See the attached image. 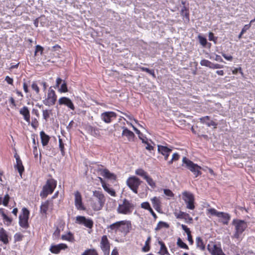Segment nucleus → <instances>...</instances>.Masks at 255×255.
<instances>
[{"mask_svg": "<svg viewBox=\"0 0 255 255\" xmlns=\"http://www.w3.org/2000/svg\"><path fill=\"white\" fill-rule=\"evenodd\" d=\"M134 207V205L131 201L124 199L123 203L119 205L117 212L119 214L129 215L132 213Z\"/></svg>", "mask_w": 255, "mask_h": 255, "instance_id": "obj_1", "label": "nucleus"}, {"mask_svg": "<svg viewBox=\"0 0 255 255\" xmlns=\"http://www.w3.org/2000/svg\"><path fill=\"white\" fill-rule=\"evenodd\" d=\"M232 224L235 227V233L234 237L235 238L239 239L247 228V224L244 221L238 219H234Z\"/></svg>", "mask_w": 255, "mask_h": 255, "instance_id": "obj_2", "label": "nucleus"}, {"mask_svg": "<svg viewBox=\"0 0 255 255\" xmlns=\"http://www.w3.org/2000/svg\"><path fill=\"white\" fill-rule=\"evenodd\" d=\"M93 195L96 197L98 201L94 202L92 204V207L95 211H99L101 210L104 205L105 198L104 194L100 191H93Z\"/></svg>", "mask_w": 255, "mask_h": 255, "instance_id": "obj_3", "label": "nucleus"}, {"mask_svg": "<svg viewBox=\"0 0 255 255\" xmlns=\"http://www.w3.org/2000/svg\"><path fill=\"white\" fill-rule=\"evenodd\" d=\"M57 182L53 179H49L47 180L46 184L43 186L42 191L40 193V196L46 197L48 195L52 193L56 187Z\"/></svg>", "mask_w": 255, "mask_h": 255, "instance_id": "obj_4", "label": "nucleus"}, {"mask_svg": "<svg viewBox=\"0 0 255 255\" xmlns=\"http://www.w3.org/2000/svg\"><path fill=\"white\" fill-rule=\"evenodd\" d=\"M182 161L183 163L186 164L187 168L195 175L196 177L202 174L200 171L201 167L197 164L193 163L186 157L183 158Z\"/></svg>", "mask_w": 255, "mask_h": 255, "instance_id": "obj_5", "label": "nucleus"}, {"mask_svg": "<svg viewBox=\"0 0 255 255\" xmlns=\"http://www.w3.org/2000/svg\"><path fill=\"white\" fill-rule=\"evenodd\" d=\"M57 100L55 92L50 87L48 91L46 98L43 100V103L47 106H52L55 105Z\"/></svg>", "mask_w": 255, "mask_h": 255, "instance_id": "obj_6", "label": "nucleus"}, {"mask_svg": "<svg viewBox=\"0 0 255 255\" xmlns=\"http://www.w3.org/2000/svg\"><path fill=\"white\" fill-rule=\"evenodd\" d=\"M141 181L135 176L129 177L127 180V184L129 188L134 193H137V189Z\"/></svg>", "mask_w": 255, "mask_h": 255, "instance_id": "obj_7", "label": "nucleus"}, {"mask_svg": "<svg viewBox=\"0 0 255 255\" xmlns=\"http://www.w3.org/2000/svg\"><path fill=\"white\" fill-rule=\"evenodd\" d=\"M22 211V214L19 216V224L22 228L27 229L29 227L28 220L29 212L26 208H23Z\"/></svg>", "mask_w": 255, "mask_h": 255, "instance_id": "obj_8", "label": "nucleus"}, {"mask_svg": "<svg viewBox=\"0 0 255 255\" xmlns=\"http://www.w3.org/2000/svg\"><path fill=\"white\" fill-rule=\"evenodd\" d=\"M183 200L186 204V207L188 209L193 210L195 208L194 205V197L193 195L187 191H185L182 193Z\"/></svg>", "mask_w": 255, "mask_h": 255, "instance_id": "obj_9", "label": "nucleus"}, {"mask_svg": "<svg viewBox=\"0 0 255 255\" xmlns=\"http://www.w3.org/2000/svg\"><path fill=\"white\" fill-rule=\"evenodd\" d=\"M76 223L82 225L89 229H92L94 225L92 219L82 216H78L76 217Z\"/></svg>", "mask_w": 255, "mask_h": 255, "instance_id": "obj_10", "label": "nucleus"}, {"mask_svg": "<svg viewBox=\"0 0 255 255\" xmlns=\"http://www.w3.org/2000/svg\"><path fill=\"white\" fill-rule=\"evenodd\" d=\"M207 250L212 255H226L220 247H218L213 242H210L207 246Z\"/></svg>", "mask_w": 255, "mask_h": 255, "instance_id": "obj_11", "label": "nucleus"}, {"mask_svg": "<svg viewBox=\"0 0 255 255\" xmlns=\"http://www.w3.org/2000/svg\"><path fill=\"white\" fill-rule=\"evenodd\" d=\"M100 247L104 253L105 255H109L110 249V243L107 237L105 235L102 237L100 243Z\"/></svg>", "mask_w": 255, "mask_h": 255, "instance_id": "obj_12", "label": "nucleus"}, {"mask_svg": "<svg viewBox=\"0 0 255 255\" xmlns=\"http://www.w3.org/2000/svg\"><path fill=\"white\" fill-rule=\"evenodd\" d=\"M74 196L76 208L79 210H85L86 208L83 204L81 193L78 191H77L74 193Z\"/></svg>", "mask_w": 255, "mask_h": 255, "instance_id": "obj_13", "label": "nucleus"}, {"mask_svg": "<svg viewBox=\"0 0 255 255\" xmlns=\"http://www.w3.org/2000/svg\"><path fill=\"white\" fill-rule=\"evenodd\" d=\"M102 120L106 123H110L113 119H116L117 114L114 112H106L101 114Z\"/></svg>", "mask_w": 255, "mask_h": 255, "instance_id": "obj_14", "label": "nucleus"}, {"mask_svg": "<svg viewBox=\"0 0 255 255\" xmlns=\"http://www.w3.org/2000/svg\"><path fill=\"white\" fill-rule=\"evenodd\" d=\"M58 104L59 105H64L72 110H75L74 105L72 101L67 97H62L58 100Z\"/></svg>", "mask_w": 255, "mask_h": 255, "instance_id": "obj_15", "label": "nucleus"}, {"mask_svg": "<svg viewBox=\"0 0 255 255\" xmlns=\"http://www.w3.org/2000/svg\"><path fill=\"white\" fill-rule=\"evenodd\" d=\"M68 246L65 244H59L58 245H51L49 249L51 253L54 254H59L62 250L67 249Z\"/></svg>", "mask_w": 255, "mask_h": 255, "instance_id": "obj_16", "label": "nucleus"}, {"mask_svg": "<svg viewBox=\"0 0 255 255\" xmlns=\"http://www.w3.org/2000/svg\"><path fill=\"white\" fill-rule=\"evenodd\" d=\"M61 84L60 87L58 89L60 93H66L68 92L67 84L65 81H63L60 78H57L56 81L55 88H59L60 84Z\"/></svg>", "mask_w": 255, "mask_h": 255, "instance_id": "obj_17", "label": "nucleus"}, {"mask_svg": "<svg viewBox=\"0 0 255 255\" xmlns=\"http://www.w3.org/2000/svg\"><path fill=\"white\" fill-rule=\"evenodd\" d=\"M157 150L158 152L164 156V159L165 160L168 159V156L172 151V149L171 148L161 145H158Z\"/></svg>", "mask_w": 255, "mask_h": 255, "instance_id": "obj_18", "label": "nucleus"}, {"mask_svg": "<svg viewBox=\"0 0 255 255\" xmlns=\"http://www.w3.org/2000/svg\"><path fill=\"white\" fill-rule=\"evenodd\" d=\"M129 223L130 224L128 221H118L110 225L108 227V229H110L111 231H114L115 232H117L122 226L125 225L127 224H128ZM109 232H110V231H109Z\"/></svg>", "mask_w": 255, "mask_h": 255, "instance_id": "obj_19", "label": "nucleus"}, {"mask_svg": "<svg viewBox=\"0 0 255 255\" xmlns=\"http://www.w3.org/2000/svg\"><path fill=\"white\" fill-rule=\"evenodd\" d=\"M122 128L123 129L122 133V136H126L128 141H132L134 137L133 132L128 129L126 127H122Z\"/></svg>", "mask_w": 255, "mask_h": 255, "instance_id": "obj_20", "label": "nucleus"}, {"mask_svg": "<svg viewBox=\"0 0 255 255\" xmlns=\"http://www.w3.org/2000/svg\"><path fill=\"white\" fill-rule=\"evenodd\" d=\"M0 241L5 245L9 243L7 233L3 228H0Z\"/></svg>", "mask_w": 255, "mask_h": 255, "instance_id": "obj_21", "label": "nucleus"}, {"mask_svg": "<svg viewBox=\"0 0 255 255\" xmlns=\"http://www.w3.org/2000/svg\"><path fill=\"white\" fill-rule=\"evenodd\" d=\"M20 115H22L24 119L28 123L30 122V113L27 107L24 106L19 111Z\"/></svg>", "mask_w": 255, "mask_h": 255, "instance_id": "obj_22", "label": "nucleus"}, {"mask_svg": "<svg viewBox=\"0 0 255 255\" xmlns=\"http://www.w3.org/2000/svg\"><path fill=\"white\" fill-rule=\"evenodd\" d=\"M100 179L104 189L112 196L115 197L116 196V194L115 190L113 189L110 188L109 186L107 185L106 183L104 181L102 178H100Z\"/></svg>", "mask_w": 255, "mask_h": 255, "instance_id": "obj_23", "label": "nucleus"}, {"mask_svg": "<svg viewBox=\"0 0 255 255\" xmlns=\"http://www.w3.org/2000/svg\"><path fill=\"white\" fill-rule=\"evenodd\" d=\"M14 157L16 159V164L15 165V167L17 168L19 174H21L24 169V167L22 165V161H21L19 155L15 154L14 155Z\"/></svg>", "mask_w": 255, "mask_h": 255, "instance_id": "obj_24", "label": "nucleus"}, {"mask_svg": "<svg viewBox=\"0 0 255 255\" xmlns=\"http://www.w3.org/2000/svg\"><path fill=\"white\" fill-rule=\"evenodd\" d=\"M40 136L42 145L44 146L47 145L50 139V137L47 135L43 131H40Z\"/></svg>", "mask_w": 255, "mask_h": 255, "instance_id": "obj_25", "label": "nucleus"}, {"mask_svg": "<svg viewBox=\"0 0 255 255\" xmlns=\"http://www.w3.org/2000/svg\"><path fill=\"white\" fill-rule=\"evenodd\" d=\"M101 174L103 177L107 178L108 179H116V176L114 174L111 173L109 171V170H108L107 169H104L101 170Z\"/></svg>", "mask_w": 255, "mask_h": 255, "instance_id": "obj_26", "label": "nucleus"}, {"mask_svg": "<svg viewBox=\"0 0 255 255\" xmlns=\"http://www.w3.org/2000/svg\"><path fill=\"white\" fill-rule=\"evenodd\" d=\"M181 2L183 5H185V1H182ZM180 14L182 16L185 17L187 21L189 20V14L187 8L185 5H183L182 9H181Z\"/></svg>", "mask_w": 255, "mask_h": 255, "instance_id": "obj_27", "label": "nucleus"}, {"mask_svg": "<svg viewBox=\"0 0 255 255\" xmlns=\"http://www.w3.org/2000/svg\"><path fill=\"white\" fill-rule=\"evenodd\" d=\"M196 245L197 248H199L202 251L205 250V246L204 244L203 240L199 237L196 238Z\"/></svg>", "mask_w": 255, "mask_h": 255, "instance_id": "obj_28", "label": "nucleus"}, {"mask_svg": "<svg viewBox=\"0 0 255 255\" xmlns=\"http://www.w3.org/2000/svg\"><path fill=\"white\" fill-rule=\"evenodd\" d=\"M151 201L152 204L153 208L156 210L158 211V209H160V202L159 198L156 197H154L153 198L151 199Z\"/></svg>", "mask_w": 255, "mask_h": 255, "instance_id": "obj_29", "label": "nucleus"}, {"mask_svg": "<svg viewBox=\"0 0 255 255\" xmlns=\"http://www.w3.org/2000/svg\"><path fill=\"white\" fill-rule=\"evenodd\" d=\"M221 215H220V216L218 218H222L223 220L222 221V223L225 224L227 225L228 224L229 221L230 219V215L227 214L224 212H221Z\"/></svg>", "mask_w": 255, "mask_h": 255, "instance_id": "obj_30", "label": "nucleus"}, {"mask_svg": "<svg viewBox=\"0 0 255 255\" xmlns=\"http://www.w3.org/2000/svg\"><path fill=\"white\" fill-rule=\"evenodd\" d=\"M61 239L63 240L67 241L70 242H73L74 241V236L73 234L70 232H69L67 234L62 235Z\"/></svg>", "mask_w": 255, "mask_h": 255, "instance_id": "obj_31", "label": "nucleus"}, {"mask_svg": "<svg viewBox=\"0 0 255 255\" xmlns=\"http://www.w3.org/2000/svg\"><path fill=\"white\" fill-rule=\"evenodd\" d=\"M135 173L142 177L144 179L148 175V173L141 168L136 169L135 171Z\"/></svg>", "mask_w": 255, "mask_h": 255, "instance_id": "obj_32", "label": "nucleus"}, {"mask_svg": "<svg viewBox=\"0 0 255 255\" xmlns=\"http://www.w3.org/2000/svg\"><path fill=\"white\" fill-rule=\"evenodd\" d=\"M49 203L48 201H46L43 203L40 206V212L44 214H46L47 211L49 207Z\"/></svg>", "mask_w": 255, "mask_h": 255, "instance_id": "obj_33", "label": "nucleus"}, {"mask_svg": "<svg viewBox=\"0 0 255 255\" xmlns=\"http://www.w3.org/2000/svg\"><path fill=\"white\" fill-rule=\"evenodd\" d=\"M150 241H151V237L150 236H149L147 238L146 241H145L144 246L142 249V251H143L144 252H147L149 251V250H150L149 244H150Z\"/></svg>", "mask_w": 255, "mask_h": 255, "instance_id": "obj_34", "label": "nucleus"}, {"mask_svg": "<svg viewBox=\"0 0 255 255\" xmlns=\"http://www.w3.org/2000/svg\"><path fill=\"white\" fill-rule=\"evenodd\" d=\"M148 184L152 188H154L156 187V183L154 182V181L148 175L146 177V178L144 179Z\"/></svg>", "mask_w": 255, "mask_h": 255, "instance_id": "obj_35", "label": "nucleus"}, {"mask_svg": "<svg viewBox=\"0 0 255 255\" xmlns=\"http://www.w3.org/2000/svg\"><path fill=\"white\" fill-rule=\"evenodd\" d=\"M177 245L180 248L186 250L189 249L188 246L184 243L180 238L177 239Z\"/></svg>", "mask_w": 255, "mask_h": 255, "instance_id": "obj_36", "label": "nucleus"}, {"mask_svg": "<svg viewBox=\"0 0 255 255\" xmlns=\"http://www.w3.org/2000/svg\"><path fill=\"white\" fill-rule=\"evenodd\" d=\"M81 255H98L95 249H88L86 250Z\"/></svg>", "mask_w": 255, "mask_h": 255, "instance_id": "obj_37", "label": "nucleus"}, {"mask_svg": "<svg viewBox=\"0 0 255 255\" xmlns=\"http://www.w3.org/2000/svg\"><path fill=\"white\" fill-rule=\"evenodd\" d=\"M139 68L142 71H144L148 73V74L151 75L153 78L156 77L154 70H150L147 68L143 67H141Z\"/></svg>", "mask_w": 255, "mask_h": 255, "instance_id": "obj_38", "label": "nucleus"}, {"mask_svg": "<svg viewBox=\"0 0 255 255\" xmlns=\"http://www.w3.org/2000/svg\"><path fill=\"white\" fill-rule=\"evenodd\" d=\"M168 227H169V225L166 223L162 222V221H160L157 225V226L155 228V230L156 231H158V230H159L160 229H161L163 227L167 228H168Z\"/></svg>", "mask_w": 255, "mask_h": 255, "instance_id": "obj_39", "label": "nucleus"}, {"mask_svg": "<svg viewBox=\"0 0 255 255\" xmlns=\"http://www.w3.org/2000/svg\"><path fill=\"white\" fill-rule=\"evenodd\" d=\"M208 212L211 215L217 216L218 217H219L220 216V215L221 214V212H218L214 208H210L208 209Z\"/></svg>", "mask_w": 255, "mask_h": 255, "instance_id": "obj_40", "label": "nucleus"}, {"mask_svg": "<svg viewBox=\"0 0 255 255\" xmlns=\"http://www.w3.org/2000/svg\"><path fill=\"white\" fill-rule=\"evenodd\" d=\"M199 120L202 124H205L208 126V124H209L210 121V117L207 116L200 118Z\"/></svg>", "mask_w": 255, "mask_h": 255, "instance_id": "obj_41", "label": "nucleus"}, {"mask_svg": "<svg viewBox=\"0 0 255 255\" xmlns=\"http://www.w3.org/2000/svg\"><path fill=\"white\" fill-rule=\"evenodd\" d=\"M158 243L160 245V251L163 254H167L168 251L164 243L162 241H159Z\"/></svg>", "mask_w": 255, "mask_h": 255, "instance_id": "obj_42", "label": "nucleus"}, {"mask_svg": "<svg viewBox=\"0 0 255 255\" xmlns=\"http://www.w3.org/2000/svg\"><path fill=\"white\" fill-rule=\"evenodd\" d=\"M58 141H59V148H60L61 152V154L62 155H64V154H65L64 144L63 143L61 138H59Z\"/></svg>", "mask_w": 255, "mask_h": 255, "instance_id": "obj_43", "label": "nucleus"}, {"mask_svg": "<svg viewBox=\"0 0 255 255\" xmlns=\"http://www.w3.org/2000/svg\"><path fill=\"white\" fill-rule=\"evenodd\" d=\"M179 157L180 156L178 153H173L171 159L168 162V164H171L173 161L178 160L179 159Z\"/></svg>", "mask_w": 255, "mask_h": 255, "instance_id": "obj_44", "label": "nucleus"}, {"mask_svg": "<svg viewBox=\"0 0 255 255\" xmlns=\"http://www.w3.org/2000/svg\"><path fill=\"white\" fill-rule=\"evenodd\" d=\"M31 88L34 90L36 94H38L40 91L39 87L35 82H33L31 84Z\"/></svg>", "mask_w": 255, "mask_h": 255, "instance_id": "obj_45", "label": "nucleus"}, {"mask_svg": "<svg viewBox=\"0 0 255 255\" xmlns=\"http://www.w3.org/2000/svg\"><path fill=\"white\" fill-rule=\"evenodd\" d=\"M2 218H3V220H4V221L5 224L7 226L10 225V224H11V223L12 222V219L8 217L6 215H4V217H2Z\"/></svg>", "mask_w": 255, "mask_h": 255, "instance_id": "obj_46", "label": "nucleus"}, {"mask_svg": "<svg viewBox=\"0 0 255 255\" xmlns=\"http://www.w3.org/2000/svg\"><path fill=\"white\" fill-rule=\"evenodd\" d=\"M198 39L199 40L200 43L202 46H205L207 42V39L205 37L200 35L198 36Z\"/></svg>", "mask_w": 255, "mask_h": 255, "instance_id": "obj_47", "label": "nucleus"}, {"mask_svg": "<svg viewBox=\"0 0 255 255\" xmlns=\"http://www.w3.org/2000/svg\"><path fill=\"white\" fill-rule=\"evenodd\" d=\"M211 62L210 61L206 59L202 60L200 62V64L202 66L208 67L210 68Z\"/></svg>", "mask_w": 255, "mask_h": 255, "instance_id": "obj_48", "label": "nucleus"}, {"mask_svg": "<svg viewBox=\"0 0 255 255\" xmlns=\"http://www.w3.org/2000/svg\"><path fill=\"white\" fill-rule=\"evenodd\" d=\"M224 66L223 65L219 64H214L213 63L211 62L210 68L211 69H221L223 68Z\"/></svg>", "mask_w": 255, "mask_h": 255, "instance_id": "obj_49", "label": "nucleus"}, {"mask_svg": "<svg viewBox=\"0 0 255 255\" xmlns=\"http://www.w3.org/2000/svg\"><path fill=\"white\" fill-rule=\"evenodd\" d=\"M23 236L20 233H16L14 236V239L15 242H19L22 240Z\"/></svg>", "mask_w": 255, "mask_h": 255, "instance_id": "obj_50", "label": "nucleus"}, {"mask_svg": "<svg viewBox=\"0 0 255 255\" xmlns=\"http://www.w3.org/2000/svg\"><path fill=\"white\" fill-rule=\"evenodd\" d=\"M141 207L143 209L149 210L151 208L150 204L147 202H144L141 204Z\"/></svg>", "mask_w": 255, "mask_h": 255, "instance_id": "obj_51", "label": "nucleus"}, {"mask_svg": "<svg viewBox=\"0 0 255 255\" xmlns=\"http://www.w3.org/2000/svg\"><path fill=\"white\" fill-rule=\"evenodd\" d=\"M9 195L7 194L4 196L3 200H2V204L4 206H7L8 201H9Z\"/></svg>", "mask_w": 255, "mask_h": 255, "instance_id": "obj_52", "label": "nucleus"}, {"mask_svg": "<svg viewBox=\"0 0 255 255\" xmlns=\"http://www.w3.org/2000/svg\"><path fill=\"white\" fill-rule=\"evenodd\" d=\"M33 153L34 156V158L35 159H37L38 157L39 152L38 151V149L36 146H34L33 147Z\"/></svg>", "mask_w": 255, "mask_h": 255, "instance_id": "obj_53", "label": "nucleus"}, {"mask_svg": "<svg viewBox=\"0 0 255 255\" xmlns=\"http://www.w3.org/2000/svg\"><path fill=\"white\" fill-rule=\"evenodd\" d=\"M164 193L167 196L173 197V194L169 189H164Z\"/></svg>", "mask_w": 255, "mask_h": 255, "instance_id": "obj_54", "label": "nucleus"}, {"mask_svg": "<svg viewBox=\"0 0 255 255\" xmlns=\"http://www.w3.org/2000/svg\"><path fill=\"white\" fill-rule=\"evenodd\" d=\"M43 117L45 120H47L49 117V111L47 110H43Z\"/></svg>", "mask_w": 255, "mask_h": 255, "instance_id": "obj_55", "label": "nucleus"}, {"mask_svg": "<svg viewBox=\"0 0 255 255\" xmlns=\"http://www.w3.org/2000/svg\"><path fill=\"white\" fill-rule=\"evenodd\" d=\"M182 229L185 232L187 235H189L191 234V232L190 229L185 225H181Z\"/></svg>", "mask_w": 255, "mask_h": 255, "instance_id": "obj_56", "label": "nucleus"}, {"mask_svg": "<svg viewBox=\"0 0 255 255\" xmlns=\"http://www.w3.org/2000/svg\"><path fill=\"white\" fill-rule=\"evenodd\" d=\"M185 213L183 212L180 211L179 213H175V215L177 218L182 219L183 218V216Z\"/></svg>", "mask_w": 255, "mask_h": 255, "instance_id": "obj_57", "label": "nucleus"}, {"mask_svg": "<svg viewBox=\"0 0 255 255\" xmlns=\"http://www.w3.org/2000/svg\"><path fill=\"white\" fill-rule=\"evenodd\" d=\"M211 126H213V127H214V128H217V124L216 123L213 121L210 120L209 122V124H208V127H210Z\"/></svg>", "mask_w": 255, "mask_h": 255, "instance_id": "obj_58", "label": "nucleus"}, {"mask_svg": "<svg viewBox=\"0 0 255 255\" xmlns=\"http://www.w3.org/2000/svg\"><path fill=\"white\" fill-rule=\"evenodd\" d=\"M232 72L234 74H237L238 72L241 73L242 75L243 74L242 71V68L241 67L235 68L234 70H233Z\"/></svg>", "mask_w": 255, "mask_h": 255, "instance_id": "obj_59", "label": "nucleus"}, {"mask_svg": "<svg viewBox=\"0 0 255 255\" xmlns=\"http://www.w3.org/2000/svg\"><path fill=\"white\" fill-rule=\"evenodd\" d=\"M210 59H212V57H210ZM213 59H214L215 60L217 61H219V62H223V60L222 59V58H221V57L219 55H215V58H213Z\"/></svg>", "mask_w": 255, "mask_h": 255, "instance_id": "obj_60", "label": "nucleus"}, {"mask_svg": "<svg viewBox=\"0 0 255 255\" xmlns=\"http://www.w3.org/2000/svg\"><path fill=\"white\" fill-rule=\"evenodd\" d=\"M132 128L135 132L138 134L139 138L141 139V136H142V134L140 132V131L134 126H132Z\"/></svg>", "mask_w": 255, "mask_h": 255, "instance_id": "obj_61", "label": "nucleus"}, {"mask_svg": "<svg viewBox=\"0 0 255 255\" xmlns=\"http://www.w3.org/2000/svg\"><path fill=\"white\" fill-rule=\"evenodd\" d=\"M251 27V24L245 25L242 29V33H245L247 30H248Z\"/></svg>", "mask_w": 255, "mask_h": 255, "instance_id": "obj_62", "label": "nucleus"}, {"mask_svg": "<svg viewBox=\"0 0 255 255\" xmlns=\"http://www.w3.org/2000/svg\"><path fill=\"white\" fill-rule=\"evenodd\" d=\"M5 80L7 82V83L9 84L12 85L13 83V79L10 78L9 76H7L5 77Z\"/></svg>", "mask_w": 255, "mask_h": 255, "instance_id": "obj_63", "label": "nucleus"}, {"mask_svg": "<svg viewBox=\"0 0 255 255\" xmlns=\"http://www.w3.org/2000/svg\"><path fill=\"white\" fill-rule=\"evenodd\" d=\"M42 51L43 48L41 46L38 45L36 46L35 53L38 52H40L42 53Z\"/></svg>", "mask_w": 255, "mask_h": 255, "instance_id": "obj_64", "label": "nucleus"}]
</instances>
